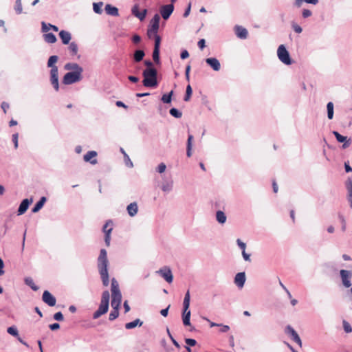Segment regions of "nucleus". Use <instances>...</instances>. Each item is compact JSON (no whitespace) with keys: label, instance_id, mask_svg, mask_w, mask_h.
Returning a JSON list of instances; mask_svg holds the SVG:
<instances>
[{"label":"nucleus","instance_id":"1","mask_svg":"<svg viewBox=\"0 0 352 352\" xmlns=\"http://www.w3.org/2000/svg\"><path fill=\"white\" fill-rule=\"evenodd\" d=\"M98 269L102 285L107 287L109 284V277L108 273L109 261L107 258V252L105 249H101L98 258Z\"/></svg>","mask_w":352,"mask_h":352},{"label":"nucleus","instance_id":"2","mask_svg":"<svg viewBox=\"0 0 352 352\" xmlns=\"http://www.w3.org/2000/svg\"><path fill=\"white\" fill-rule=\"evenodd\" d=\"M142 74L144 77L142 82L144 87L153 88L157 86V72L155 68H146Z\"/></svg>","mask_w":352,"mask_h":352},{"label":"nucleus","instance_id":"3","mask_svg":"<svg viewBox=\"0 0 352 352\" xmlns=\"http://www.w3.org/2000/svg\"><path fill=\"white\" fill-rule=\"evenodd\" d=\"M109 297L110 294L109 291L105 290L102 293L99 307L93 314L94 319L99 318L102 315L108 311L109 307Z\"/></svg>","mask_w":352,"mask_h":352},{"label":"nucleus","instance_id":"4","mask_svg":"<svg viewBox=\"0 0 352 352\" xmlns=\"http://www.w3.org/2000/svg\"><path fill=\"white\" fill-rule=\"evenodd\" d=\"M111 307L120 308L122 302V294L119 289V285L115 278L111 279Z\"/></svg>","mask_w":352,"mask_h":352},{"label":"nucleus","instance_id":"5","mask_svg":"<svg viewBox=\"0 0 352 352\" xmlns=\"http://www.w3.org/2000/svg\"><path fill=\"white\" fill-rule=\"evenodd\" d=\"M82 73L80 71L66 73L63 78V83L68 85L80 81L82 78Z\"/></svg>","mask_w":352,"mask_h":352},{"label":"nucleus","instance_id":"6","mask_svg":"<svg viewBox=\"0 0 352 352\" xmlns=\"http://www.w3.org/2000/svg\"><path fill=\"white\" fill-rule=\"evenodd\" d=\"M277 56L278 59L285 65H289L292 61L289 52L284 45H280L277 50Z\"/></svg>","mask_w":352,"mask_h":352},{"label":"nucleus","instance_id":"7","mask_svg":"<svg viewBox=\"0 0 352 352\" xmlns=\"http://www.w3.org/2000/svg\"><path fill=\"white\" fill-rule=\"evenodd\" d=\"M160 16L158 14H155L151 21V25L147 30V36L149 38H152L153 34H156L158 32L160 27Z\"/></svg>","mask_w":352,"mask_h":352},{"label":"nucleus","instance_id":"8","mask_svg":"<svg viewBox=\"0 0 352 352\" xmlns=\"http://www.w3.org/2000/svg\"><path fill=\"white\" fill-rule=\"evenodd\" d=\"M285 332L286 334L289 336L292 340L294 342H295L300 347H302V340L298 334L297 333V332L294 329V328L292 326L287 325L285 327Z\"/></svg>","mask_w":352,"mask_h":352},{"label":"nucleus","instance_id":"9","mask_svg":"<svg viewBox=\"0 0 352 352\" xmlns=\"http://www.w3.org/2000/svg\"><path fill=\"white\" fill-rule=\"evenodd\" d=\"M50 82L53 86L54 89L58 91L59 90L58 83V67L51 69L50 71Z\"/></svg>","mask_w":352,"mask_h":352},{"label":"nucleus","instance_id":"10","mask_svg":"<svg viewBox=\"0 0 352 352\" xmlns=\"http://www.w3.org/2000/svg\"><path fill=\"white\" fill-rule=\"evenodd\" d=\"M340 274L343 285L346 288L350 287L351 286V278L352 277V272L346 270H341L340 271Z\"/></svg>","mask_w":352,"mask_h":352},{"label":"nucleus","instance_id":"11","mask_svg":"<svg viewBox=\"0 0 352 352\" xmlns=\"http://www.w3.org/2000/svg\"><path fill=\"white\" fill-rule=\"evenodd\" d=\"M173 10H174V5L173 4L164 5L160 8V13H161L162 18L164 20H167L169 19V17L172 14Z\"/></svg>","mask_w":352,"mask_h":352},{"label":"nucleus","instance_id":"12","mask_svg":"<svg viewBox=\"0 0 352 352\" xmlns=\"http://www.w3.org/2000/svg\"><path fill=\"white\" fill-rule=\"evenodd\" d=\"M157 273L160 274V276L163 277L167 283H171L173 282V276L169 267H164L157 271Z\"/></svg>","mask_w":352,"mask_h":352},{"label":"nucleus","instance_id":"13","mask_svg":"<svg viewBox=\"0 0 352 352\" xmlns=\"http://www.w3.org/2000/svg\"><path fill=\"white\" fill-rule=\"evenodd\" d=\"M42 300L50 307H54L56 302V298L47 290L43 293Z\"/></svg>","mask_w":352,"mask_h":352},{"label":"nucleus","instance_id":"14","mask_svg":"<svg viewBox=\"0 0 352 352\" xmlns=\"http://www.w3.org/2000/svg\"><path fill=\"white\" fill-rule=\"evenodd\" d=\"M32 202V199H23L19 206V208H18V210H17V212H18V215H21L23 214H24L27 210L29 208V206L30 204Z\"/></svg>","mask_w":352,"mask_h":352},{"label":"nucleus","instance_id":"15","mask_svg":"<svg viewBox=\"0 0 352 352\" xmlns=\"http://www.w3.org/2000/svg\"><path fill=\"white\" fill-rule=\"evenodd\" d=\"M235 285L239 288H242L244 286L245 282V272H239L236 274L234 280Z\"/></svg>","mask_w":352,"mask_h":352},{"label":"nucleus","instance_id":"16","mask_svg":"<svg viewBox=\"0 0 352 352\" xmlns=\"http://www.w3.org/2000/svg\"><path fill=\"white\" fill-rule=\"evenodd\" d=\"M206 63L211 67L213 70L217 72L221 69V64L219 60L216 58H207Z\"/></svg>","mask_w":352,"mask_h":352},{"label":"nucleus","instance_id":"17","mask_svg":"<svg viewBox=\"0 0 352 352\" xmlns=\"http://www.w3.org/2000/svg\"><path fill=\"white\" fill-rule=\"evenodd\" d=\"M161 188L166 193L170 192L173 188V180L172 179H164Z\"/></svg>","mask_w":352,"mask_h":352},{"label":"nucleus","instance_id":"18","mask_svg":"<svg viewBox=\"0 0 352 352\" xmlns=\"http://www.w3.org/2000/svg\"><path fill=\"white\" fill-rule=\"evenodd\" d=\"M235 34L237 37L241 39H245L248 35V30L245 28L239 25L235 26Z\"/></svg>","mask_w":352,"mask_h":352},{"label":"nucleus","instance_id":"19","mask_svg":"<svg viewBox=\"0 0 352 352\" xmlns=\"http://www.w3.org/2000/svg\"><path fill=\"white\" fill-rule=\"evenodd\" d=\"M59 36H60V38L61 39L62 43L64 45L69 44V41H70V40L72 38L71 34L68 31H66V30H61L59 32Z\"/></svg>","mask_w":352,"mask_h":352},{"label":"nucleus","instance_id":"20","mask_svg":"<svg viewBox=\"0 0 352 352\" xmlns=\"http://www.w3.org/2000/svg\"><path fill=\"white\" fill-rule=\"evenodd\" d=\"M64 68L66 70H73L72 72H83L82 67L76 63H68L65 65Z\"/></svg>","mask_w":352,"mask_h":352},{"label":"nucleus","instance_id":"21","mask_svg":"<svg viewBox=\"0 0 352 352\" xmlns=\"http://www.w3.org/2000/svg\"><path fill=\"white\" fill-rule=\"evenodd\" d=\"M126 210L129 216L134 217L138 211V206L136 202L131 203L126 207Z\"/></svg>","mask_w":352,"mask_h":352},{"label":"nucleus","instance_id":"22","mask_svg":"<svg viewBox=\"0 0 352 352\" xmlns=\"http://www.w3.org/2000/svg\"><path fill=\"white\" fill-rule=\"evenodd\" d=\"M97 155V153L94 151H88L84 155V160L85 162H89L91 164H96L97 163V160L94 159L91 160V158L96 157Z\"/></svg>","mask_w":352,"mask_h":352},{"label":"nucleus","instance_id":"23","mask_svg":"<svg viewBox=\"0 0 352 352\" xmlns=\"http://www.w3.org/2000/svg\"><path fill=\"white\" fill-rule=\"evenodd\" d=\"M104 9H105L107 14L109 15L113 16H118L119 15L118 9L115 6H113L110 4H107L105 6Z\"/></svg>","mask_w":352,"mask_h":352},{"label":"nucleus","instance_id":"24","mask_svg":"<svg viewBox=\"0 0 352 352\" xmlns=\"http://www.w3.org/2000/svg\"><path fill=\"white\" fill-rule=\"evenodd\" d=\"M47 199L45 197H42L39 201L34 206V207L32 208V212L33 213H36L38 212L44 206L45 203L46 202Z\"/></svg>","mask_w":352,"mask_h":352},{"label":"nucleus","instance_id":"25","mask_svg":"<svg viewBox=\"0 0 352 352\" xmlns=\"http://www.w3.org/2000/svg\"><path fill=\"white\" fill-rule=\"evenodd\" d=\"M346 186L348 190L347 200L351 208H352V181L349 180L346 184Z\"/></svg>","mask_w":352,"mask_h":352},{"label":"nucleus","instance_id":"26","mask_svg":"<svg viewBox=\"0 0 352 352\" xmlns=\"http://www.w3.org/2000/svg\"><path fill=\"white\" fill-rule=\"evenodd\" d=\"M145 53L142 50H137L133 54V60L135 62L139 63L143 60Z\"/></svg>","mask_w":352,"mask_h":352},{"label":"nucleus","instance_id":"27","mask_svg":"<svg viewBox=\"0 0 352 352\" xmlns=\"http://www.w3.org/2000/svg\"><path fill=\"white\" fill-rule=\"evenodd\" d=\"M142 324H143V322L142 320H140V319L137 318L132 322L126 323L125 324V328L126 329H131L136 327L137 326L141 327L142 325Z\"/></svg>","mask_w":352,"mask_h":352},{"label":"nucleus","instance_id":"28","mask_svg":"<svg viewBox=\"0 0 352 352\" xmlns=\"http://www.w3.org/2000/svg\"><path fill=\"white\" fill-rule=\"evenodd\" d=\"M226 219H227V217L223 211H221V210L217 211L216 220L217 221L218 223H219L220 224H223L226 223Z\"/></svg>","mask_w":352,"mask_h":352},{"label":"nucleus","instance_id":"29","mask_svg":"<svg viewBox=\"0 0 352 352\" xmlns=\"http://www.w3.org/2000/svg\"><path fill=\"white\" fill-rule=\"evenodd\" d=\"M190 311H182V322L184 326H190Z\"/></svg>","mask_w":352,"mask_h":352},{"label":"nucleus","instance_id":"30","mask_svg":"<svg viewBox=\"0 0 352 352\" xmlns=\"http://www.w3.org/2000/svg\"><path fill=\"white\" fill-rule=\"evenodd\" d=\"M44 41L47 43H54L57 39L53 33H45L43 34Z\"/></svg>","mask_w":352,"mask_h":352},{"label":"nucleus","instance_id":"31","mask_svg":"<svg viewBox=\"0 0 352 352\" xmlns=\"http://www.w3.org/2000/svg\"><path fill=\"white\" fill-rule=\"evenodd\" d=\"M193 140V135L188 134L186 146V155L190 157L192 155V142Z\"/></svg>","mask_w":352,"mask_h":352},{"label":"nucleus","instance_id":"32","mask_svg":"<svg viewBox=\"0 0 352 352\" xmlns=\"http://www.w3.org/2000/svg\"><path fill=\"white\" fill-rule=\"evenodd\" d=\"M58 56H56V55L51 56L47 60V66L51 69H53L54 67H58L55 65L56 63V62L58 61Z\"/></svg>","mask_w":352,"mask_h":352},{"label":"nucleus","instance_id":"33","mask_svg":"<svg viewBox=\"0 0 352 352\" xmlns=\"http://www.w3.org/2000/svg\"><path fill=\"white\" fill-rule=\"evenodd\" d=\"M25 283L29 286L32 290L37 291L38 289V287L36 285L33 279L31 277H26L24 279Z\"/></svg>","mask_w":352,"mask_h":352},{"label":"nucleus","instance_id":"34","mask_svg":"<svg viewBox=\"0 0 352 352\" xmlns=\"http://www.w3.org/2000/svg\"><path fill=\"white\" fill-rule=\"evenodd\" d=\"M112 310L111 311L109 315V320L110 321H113L116 320L119 316V309L116 307H111Z\"/></svg>","mask_w":352,"mask_h":352},{"label":"nucleus","instance_id":"35","mask_svg":"<svg viewBox=\"0 0 352 352\" xmlns=\"http://www.w3.org/2000/svg\"><path fill=\"white\" fill-rule=\"evenodd\" d=\"M69 51L72 56H76L78 53V45L75 42H72L69 43Z\"/></svg>","mask_w":352,"mask_h":352},{"label":"nucleus","instance_id":"36","mask_svg":"<svg viewBox=\"0 0 352 352\" xmlns=\"http://www.w3.org/2000/svg\"><path fill=\"white\" fill-rule=\"evenodd\" d=\"M327 118L329 120L333 119V103L332 102H329L327 104Z\"/></svg>","mask_w":352,"mask_h":352},{"label":"nucleus","instance_id":"37","mask_svg":"<svg viewBox=\"0 0 352 352\" xmlns=\"http://www.w3.org/2000/svg\"><path fill=\"white\" fill-rule=\"evenodd\" d=\"M173 94V91H170L168 94H164L161 98V100L165 104L170 103Z\"/></svg>","mask_w":352,"mask_h":352},{"label":"nucleus","instance_id":"38","mask_svg":"<svg viewBox=\"0 0 352 352\" xmlns=\"http://www.w3.org/2000/svg\"><path fill=\"white\" fill-rule=\"evenodd\" d=\"M303 1L306 2L307 3L313 5H316L318 3V0H295V5L298 8H300L302 6Z\"/></svg>","mask_w":352,"mask_h":352},{"label":"nucleus","instance_id":"39","mask_svg":"<svg viewBox=\"0 0 352 352\" xmlns=\"http://www.w3.org/2000/svg\"><path fill=\"white\" fill-rule=\"evenodd\" d=\"M169 113L173 117L176 118H180L182 116V113L176 108H171Z\"/></svg>","mask_w":352,"mask_h":352},{"label":"nucleus","instance_id":"40","mask_svg":"<svg viewBox=\"0 0 352 352\" xmlns=\"http://www.w3.org/2000/svg\"><path fill=\"white\" fill-rule=\"evenodd\" d=\"M14 10L17 14H20L23 12L21 0H16L14 5Z\"/></svg>","mask_w":352,"mask_h":352},{"label":"nucleus","instance_id":"41","mask_svg":"<svg viewBox=\"0 0 352 352\" xmlns=\"http://www.w3.org/2000/svg\"><path fill=\"white\" fill-rule=\"evenodd\" d=\"M152 56L154 62L156 64H159L160 63V49H153Z\"/></svg>","mask_w":352,"mask_h":352},{"label":"nucleus","instance_id":"42","mask_svg":"<svg viewBox=\"0 0 352 352\" xmlns=\"http://www.w3.org/2000/svg\"><path fill=\"white\" fill-rule=\"evenodd\" d=\"M155 40L154 49H160V43H161V37L160 35L156 34H153V37Z\"/></svg>","mask_w":352,"mask_h":352},{"label":"nucleus","instance_id":"43","mask_svg":"<svg viewBox=\"0 0 352 352\" xmlns=\"http://www.w3.org/2000/svg\"><path fill=\"white\" fill-rule=\"evenodd\" d=\"M103 3L102 2L94 3L93 9L94 11L97 14H101L102 12V6Z\"/></svg>","mask_w":352,"mask_h":352},{"label":"nucleus","instance_id":"44","mask_svg":"<svg viewBox=\"0 0 352 352\" xmlns=\"http://www.w3.org/2000/svg\"><path fill=\"white\" fill-rule=\"evenodd\" d=\"M192 93V87L190 85H188L186 87V94L184 98V100L186 102L188 101L191 97Z\"/></svg>","mask_w":352,"mask_h":352},{"label":"nucleus","instance_id":"45","mask_svg":"<svg viewBox=\"0 0 352 352\" xmlns=\"http://www.w3.org/2000/svg\"><path fill=\"white\" fill-rule=\"evenodd\" d=\"M333 134L334 135V136L336 138V140L338 142L342 143L347 139V137L340 134L338 131H333Z\"/></svg>","mask_w":352,"mask_h":352},{"label":"nucleus","instance_id":"46","mask_svg":"<svg viewBox=\"0 0 352 352\" xmlns=\"http://www.w3.org/2000/svg\"><path fill=\"white\" fill-rule=\"evenodd\" d=\"M7 332L9 334H10V335H12V336H13L14 337H18L19 336L18 330H17L16 327H14V326H12V327H8V329H7Z\"/></svg>","mask_w":352,"mask_h":352},{"label":"nucleus","instance_id":"47","mask_svg":"<svg viewBox=\"0 0 352 352\" xmlns=\"http://www.w3.org/2000/svg\"><path fill=\"white\" fill-rule=\"evenodd\" d=\"M292 28L296 33L300 34L302 32V28L295 22L292 23Z\"/></svg>","mask_w":352,"mask_h":352},{"label":"nucleus","instance_id":"48","mask_svg":"<svg viewBox=\"0 0 352 352\" xmlns=\"http://www.w3.org/2000/svg\"><path fill=\"white\" fill-rule=\"evenodd\" d=\"M166 331H167V333H168V337L170 338L171 342H173V344H174L175 346H176L177 348H179L180 347V345L178 343V342L173 337V336L171 335L170 332V330L168 328L166 329Z\"/></svg>","mask_w":352,"mask_h":352},{"label":"nucleus","instance_id":"49","mask_svg":"<svg viewBox=\"0 0 352 352\" xmlns=\"http://www.w3.org/2000/svg\"><path fill=\"white\" fill-rule=\"evenodd\" d=\"M124 160L127 167L132 168L133 166V162H131V159L129 158V156L126 153H124Z\"/></svg>","mask_w":352,"mask_h":352},{"label":"nucleus","instance_id":"50","mask_svg":"<svg viewBox=\"0 0 352 352\" xmlns=\"http://www.w3.org/2000/svg\"><path fill=\"white\" fill-rule=\"evenodd\" d=\"M111 230H112V228H109V229H108L107 232H106V233H105L104 241L107 246H109L110 245V240H111L110 233H111Z\"/></svg>","mask_w":352,"mask_h":352},{"label":"nucleus","instance_id":"51","mask_svg":"<svg viewBox=\"0 0 352 352\" xmlns=\"http://www.w3.org/2000/svg\"><path fill=\"white\" fill-rule=\"evenodd\" d=\"M342 323H343L344 330L346 333L352 332V327L348 322H346V320H343Z\"/></svg>","mask_w":352,"mask_h":352},{"label":"nucleus","instance_id":"52","mask_svg":"<svg viewBox=\"0 0 352 352\" xmlns=\"http://www.w3.org/2000/svg\"><path fill=\"white\" fill-rule=\"evenodd\" d=\"M147 10L144 9L142 12H138L137 14H135V16L138 18L140 21H142L145 19L146 15Z\"/></svg>","mask_w":352,"mask_h":352},{"label":"nucleus","instance_id":"53","mask_svg":"<svg viewBox=\"0 0 352 352\" xmlns=\"http://www.w3.org/2000/svg\"><path fill=\"white\" fill-rule=\"evenodd\" d=\"M185 342L187 344L186 346H194L197 344V341L195 339L192 338H186Z\"/></svg>","mask_w":352,"mask_h":352},{"label":"nucleus","instance_id":"54","mask_svg":"<svg viewBox=\"0 0 352 352\" xmlns=\"http://www.w3.org/2000/svg\"><path fill=\"white\" fill-rule=\"evenodd\" d=\"M312 14V12L308 9H303L302 10V16L304 19H307L309 16H311Z\"/></svg>","mask_w":352,"mask_h":352},{"label":"nucleus","instance_id":"55","mask_svg":"<svg viewBox=\"0 0 352 352\" xmlns=\"http://www.w3.org/2000/svg\"><path fill=\"white\" fill-rule=\"evenodd\" d=\"M53 318L55 320H57V321H62L64 319L63 315L60 311H58V312H56V314H54Z\"/></svg>","mask_w":352,"mask_h":352},{"label":"nucleus","instance_id":"56","mask_svg":"<svg viewBox=\"0 0 352 352\" xmlns=\"http://www.w3.org/2000/svg\"><path fill=\"white\" fill-rule=\"evenodd\" d=\"M166 164L164 163H160L158 165L156 170L159 173H164L166 170Z\"/></svg>","mask_w":352,"mask_h":352},{"label":"nucleus","instance_id":"57","mask_svg":"<svg viewBox=\"0 0 352 352\" xmlns=\"http://www.w3.org/2000/svg\"><path fill=\"white\" fill-rule=\"evenodd\" d=\"M18 138L19 134L17 133L12 135V140L14 143V148L16 149L18 148Z\"/></svg>","mask_w":352,"mask_h":352},{"label":"nucleus","instance_id":"58","mask_svg":"<svg viewBox=\"0 0 352 352\" xmlns=\"http://www.w3.org/2000/svg\"><path fill=\"white\" fill-rule=\"evenodd\" d=\"M219 327H221L219 331L221 333H226L230 330V327L228 325L219 324Z\"/></svg>","mask_w":352,"mask_h":352},{"label":"nucleus","instance_id":"59","mask_svg":"<svg viewBox=\"0 0 352 352\" xmlns=\"http://www.w3.org/2000/svg\"><path fill=\"white\" fill-rule=\"evenodd\" d=\"M41 29L43 32H47L51 28L48 24H47L45 22L43 21L41 22Z\"/></svg>","mask_w":352,"mask_h":352},{"label":"nucleus","instance_id":"60","mask_svg":"<svg viewBox=\"0 0 352 352\" xmlns=\"http://www.w3.org/2000/svg\"><path fill=\"white\" fill-rule=\"evenodd\" d=\"M236 243L238 245V246L239 247V248L243 251L245 250V248H246V245L245 243H243L242 241H241L239 239H238L236 240Z\"/></svg>","mask_w":352,"mask_h":352},{"label":"nucleus","instance_id":"61","mask_svg":"<svg viewBox=\"0 0 352 352\" xmlns=\"http://www.w3.org/2000/svg\"><path fill=\"white\" fill-rule=\"evenodd\" d=\"M343 144L342 146V148L343 149H346V148H348L351 144V138H347L344 142H342Z\"/></svg>","mask_w":352,"mask_h":352},{"label":"nucleus","instance_id":"62","mask_svg":"<svg viewBox=\"0 0 352 352\" xmlns=\"http://www.w3.org/2000/svg\"><path fill=\"white\" fill-rule=\"evenodd\" d=\"M132 41L135 44H138L141 41V37L138 34H134L132 37Z\"/></svg>","mask_w":352,"mask_h":352},{"label":"nucleus","instance_id":"63","mask_svg":"<svg viewBox=\"0 0 352 352\" xmlns=\"http://www.w3.org/2000/svg\"><path fill=\"white\" fill-rule=\"evenodd\" d=\"M197 45L200 50H203L206 47L205 40L204 38L200 39L197 43Z\"/></svg>","mask_w":352,"mask_h":352},{"label":"nucleus","instance_id":"64","mask_svg":"<svg viewBox=\"0 0 352 352\" xmlns=\"http://www.w3.org/2000/svg\"><path fill=\"white\" fill-rule=\"evenodd\" d=\"M188 56H189V53H188V52L186 50H184L182 51V52L180 54V58L182 59H183V60L186 59Z\"/></svg>","mask_w":352,"mask_h":352}]
</instances>
